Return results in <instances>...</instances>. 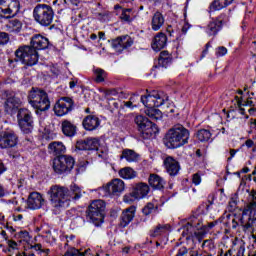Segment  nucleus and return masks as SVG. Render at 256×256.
I'll return each instance as SVG.
<instances>
[{"instance_id": "nucleus-1", "label": "nucleus", "mask_w": 256, "mask_h": 256, "mask_svg": "<svg viewBox=\"0 0 256 256\" xmlns=\"http://www.w3.org/2000/svg\"><path fill=\"white\" fill-rule=\"evenodd\" d=\"M240 227L244 233H252L256 238V191L251 192V201L248 202L243 210L242 216L239 219Z\"/></svg>"}, {"instance_id": "nucleus-2", "label": "nucleus", "mask_w": 256, "mask_h": 256, "mask_svg": "<svg viewBox=\"0 0 256 256\" xmlns=\"http://www.w3.org/2000/svg\"><path fill=\"white\" fill-rule=\"evenodd\" d=\"M190 132L182 124H175L170 128L163 138V143L167 149H178L189 143Z\"/></svg>"}, {"instance_id": "nucleus-3", "label": "nucleus", "mask_w": 256, "mask_h": 256, "mask_svg": "<svg viewBox=\"0 0 256 256\" xmlns=\"http://www.w3.org/2000/svg\"><path fill=\"white\" fill-rule=\"evenodd\" d=\"M32 17L40 27H51L55 19V10L49 4H36L32 11Z\"/></svg>"}, {"instance_id": "nucleus-4", "label": "nucleus", "mask_w": 256, "mask_h": 256, "mask_svg": "<svg viewBox=\"0 0 256 256\" xmlns=\"http://www.w3.org/2000/svg\"><path fill=\"white\" fill-rule=\"evenodd\" d=\"M50 196V203L54 209H65L69 205V195L67 194V187L61 185H53L48 191Z\"/></svg>"}, {"instance_id": "nucleus-5", "label": "nucleus", "mask_w": 256, "mask_h": 256, "mask_svg": "<svg viewBox=\"0 0 256 256\" xmlns=\"http://www.w3.org/2000/svg\"><path fill=\"white\" fill-rule=\"evenodd\" d=\"M28 103L38 111H49L51 108V101L49 95L44 90L39 88H32L28 94Z\"/></svg>"}, {"instance_id": "nucleus-6", "label": "nucleus", "mask_w": 256, "mask_h": 256, "mask_svg": "<svg viewBox=\"0 0 256 256\" xmlns=\"http://www.w3.org/2000/svg\"><path fill=\"white\" fill-rule=\"evenodd\" d=\"M86 219L96 227L103 224L105 219V202L103 200H94L86 211Z\"/></svg>"}, {"instance_id": "nucleus-7", "label": "nucleus", "mask_w": 256, "mask_h": 256, "mask_svg": "<svg viewBox=\"0 0 256 256\" xmlns=\"http://www.w3.org/2000/svg\"><path fill=\"white\" fill-rule=\"evenodd\" d=\"M15 57L23 63L24 69L27 67H33V65H37L39 61V52L35 48L30 46H20L15 51Z\"/></svg>"}, {"instance_id": "nucleus-8", "label": "nucleus", "mask_w": 256, "mask_h": 256, "mask_svg": "<svg viewBox=\"0 0 256 256\" xmlns=\"http://www.w3.org/2000/svg\"><path fill=\"white\" fill-rule=\"evenodd\" d=\"M134 121L143 139H151V137H155L159 133L157 125L143 115L136 116Z\"/></svg>"}, {"instance_id": "nucleus-9", "label": "nucleus", "mask_w": 256, "mask_h": 256, "mask_svg": "<svg viewBox=\"0 0 256 256\" xmlns=\"http://www.w3.org/2000/svg\"><path fill=\"white\" fill-rule=\"evenodd\" d=\"M18 125L22 132L26 135L33 132L35 122L33 120V113L27 108H20L17 112Z\"/></svg>"}, {"instance_id": "nucleus-10", "label": "nucleus", "mask_w": 256, "mask_h": 256, "mask_svg": "<svg viewBox=\"0 0 256 256\" xmlns=\"http://www.w3.org/2000/svg\"><path fill=\"white\" fill-rule=\"evenodd\" d=\"M75 167V158L69 155H61L53 160V170L58 175L63 173H71V170Z\"/></svg>"}, {"instance_id": "nucleus-11", "label": "nucleus", "mask_w": 256, "mask_h": 256, "mask_svg": "<svg viewBox=\"0 0 256 256\" xmlns=\"http://www.w3.org/2000/svg\"><path fill=\"white\" fill-rule=\"evenodd\" d=\"M218 223H219L218 221H213V222H209L207 224L201 225V220H199L196 217H193L186 224L185 229L188 235H193V233L197 235V232L195 231V229L197 231H199V229H202L204 233H209V231H211V229H213V227H215Z\"/></svg>"}, {"instance_id": "nucleus-12", "label": "nucleus", "mask_w": 256, "mask_h": 256, "mask_svg": "<svg viewBox=\"0 0 256 256\" xmlns=\"http://www.w3.org/2000/svg\"><path fill=\"white\" fill-rule=\"evenodd\" d=\"M75 107V102L70 97H62L60 98L55 106L54 113L58 117H63V115H67V113H71Z\"/></svg>"}, {"instance_id": "nucleus-13", "label": "nucleus", "mask_w": 256, "mask_h": 256, "mask_svg": "<svg viewBox=\"0 0 256 256\" xmlns=\"http://www.w3.org/2000/svg\"><path fill=\"white\" fill-rule=\"evenodd\" d=\"M19 138L13 131H4L0 133V149H9L17 145Z\"/></svg>"}, {"instance_id": "nucleus-14", "label": "nucleus", "mask_w": 256, "mask_h": 256, "mask_svg": "<svg viewBox=\"0 0 256 256\" xmlns=\"http://www.w3.org/2000/svg\"><path fill=\"white\" fill-rule=\"evenodd\" d=\"M111 45L117 53H123L124 49H129L133 45V38L129 35L119 36L112 40Z\"/></svg>"}, {"instance_id": "nucleus-15", "label": "nucleus", "mask_w": 256, "mask_h": 256, "mask_svg": "<svg viewBox=\"0 0 256 256\" xmlns=\"http://www.w3.org/2000/svg\"><path fill=\"white\" fill-rule=\"evenodd\" d=\"M149 191H151V189L149 188L147 183L145 182L135 183V184H132L130 197H133L134 199H145V197L149 195Z\"/></svg>"}, {"instance_id": "nucleus-16", "label": "nucleus", "mask_w": 256, "mask_h": 256, "mask_svg": "<svg viewBox=\"0 0 256 256\" xmlns=\"http://www.w3.org/2000/svg\"><path fill=\"white\" fill-rule=\"evenodd\" d=\"M163 165L170 177H176V175H179V171H181L179 161L175 160L172 156L166 157L163 161Z\"/></svg>"}, {"instance_id": "nucleus-17", "label": "nucleus", "mask_w": 256, "mask_h": 256, "mask_svg": "<svg viewBox=\"0 0 256 256\" xmlns=\"http://www.w3.org/2000/svg\"><path fill=\"white\" fill-rule=\"evenodd\" d=\"M98 146L99 140H97V138H86L76 142V149H78V151H95Z\"/></svg>"}, {"instance_id": "nucleus-18", "label": "nucleus", "mask_w": 256, "mask_h": 256, "mask_svg": "<svg viewBox=\"0 0 256 256\" xmlns=\"http://www.w3.org/2000/svg\"><path fill=\"white\" fill-rule=\"evenodd\" d=\"M28 209H41L45 205V199L39 192H32L27 199Z\"/></svg>"}, {"instance_id": "nucleus-19", "label": "nucleus", "mask_w": 256, "mask_h": 256, "mask_svg": "<svg viewBox=\"0 0 256 256\" xmlns=\"http://www.w3.org/2000/svg\"><path fill=\"white\" fill-rule=\"evenodd\" d=\"M30 46L36 51L49 48V39L41 34H35L31 38Z\"/></svg>"}, {"instance_id": "nucleus-20", "label": "nucleus", "mask_w": 256, "mask_h": 256, "mask_svg": "<svg viewBox=\"0 0 256 256\" xmlns=\"http://www.w3.org/2000/svg\"><path fill=\"white\" fill-rule=\"evenodd\" d=\"M101 125V119L95 115H88L82 121V127L85 131H97Z\"/></svg>"}, {"instance_id": "nucleus-21", "label": "nucleus", "mask_w": 256, "mask_h": 256, "mask_svg": "<svg viewBox=\"0 0 256 256\" xmlns=\"http://www.w3.org/2000/svg\"><path fill=\"white\" fill-rule=\"evenodd\" d=\"M135 211H137V208L135 206H130L122 212L119 223V226L122 229H125V227H127L129 223L135 219Z\"/></svg>"}, {"instance_id": "nucleus-22", "label": "nucleus", "mask_w": 256, "mask_h": 256, "mask_svg": "<svg viewBox=\"0 0 256 256\" xmlns=\"http://www.w3.org/2000/svg\"><path fill=\"white\" fill-rule=\"evenodd\" d=\"M107 191L110 195H119L125 191V182L121 179H114L108 184Z\"/></svg>"}, {"instance_id": "nucleus-23", "label": "nucleus", "mask_w": 256, "mask_h": 256, "mask_svg": "<svg viewBox=\"0 0 256 256\" xmlns=\"http://www.w3.org/2000/svg\"><path fill=\"white\" fill-rule=\"evenodd\" d=\"M167 47V35L163 32H159L155 37L152 43V49L154 51H161Z\"/></svg>"}, {"instance_id": "nucleus-24", "label": "nucleus", "mask_w": 256, "mask_h": 256, "mask_svg": "<svg viewBox=\"0 0 256 256\" xmlns=\"http://www.w3.org/2000/svg\"><path fill=\"white\" fill-rule=\"evenodd\" d=\"M61 129L63 135L66 137H75V135H77V126H75V124L69 120L62 121Z\"/></svg>"}, {"instance_id": "nucleus-25", "label": "nucleus", "mask_w": 256, "mask_h": 256, "mask_svg": "<svg viewBox=\"0 0 256 256\" xmlns=\"http://www.w3.org/2000/svg\"><path fill=\"white\" fill-rule=\"evenodd\" d=\"M66 148L65 145L63 144V142H51L48 145V153H50V155H55L56 157H60L61 155H63V153H65Z\"/></svg>"}, {"instance_id": "nucleus-26", "label": "nucleus", "mask_w": 256, "mask_h": 256, "mask_svg": "<svg viewBox=\"0 0 256 256\" xmlns=\"http://www.w3.org/2000/svg\"><path fill=\"white\" fill-rule=\"evenodd\" d=\"M171 231V225L169 224H158L154 227V229L150 230V237H163V235H167Z\"/></svg>"}, {"instance_id": "nucleus-27", "label": "nucleus", "mask_w": 256, "mask_h": 256, "mask_svg": "<svg viewBox=\"0 0 256 256\" xmlns=\"http://www.w3.org/2000/svg\"><path fill=\"white\" fill-rule=\"evenodd\" d=\"M155 107H169V96L165 92L153 90Z\"/></svg>"}, {"instance_id": "nucleus-28", "label": "nucleus", "mask_w": 256, "mask_h": 256, "mask_svg": "<svg viewBox=\"0 0 256 256\" xmlns=\"http://www.w3.org/2000/svg\"><path fill=\"white\" fill-rule=\"evenodd\" d=\"M172 62H173V58H171V56H169V52L162 51L158 58V64L155 65L154 67L156 69H161V68L167 69L169 67V65H171Z\"/></svg>"}, {"instance_id": "nucleus-29", "label": "nucleus", "mask_w": 256, "mask_h": 256, "mask_svg": "<svg viewBox=\"0 0 256 256\" xmlns=\"http://www.w3.org/2000/svg\"><path fill=\"white\" fill-rule=\"evenodd\" d=\"M163 25H165V16L159 11L155 12L151 20L152 31H159Z\"/></svg>"}, {"instance_id": "nucleus-30", "label": "nucleus", "mask_w": 256, "mask_h": 256, "mask_svg": "<svg viewBox=\"0 0 256 256\" xmlns=\"http://www.w3.org/2000/svg\"><path fill=\"white\" fill-rule=\"evenodd\" d=\"M68 202L69 201H77L81 199L83 194L81 193V188L77 184H72L70 189L67 188Z\"/></svg>"}, {"instance_id": "nucleus-31", "label": "nucleus", "mask_w": 256, "mask_h": 256, "mask_svg": "<svg viewBox=\"0 0 256 256\" xmlns=\"http://www.w3.org/2000/svg\"><path fill=\"white\" fill-rule=\"evenodd\" d=\"M148 182L153 189H163L165 187V181L157 174H150Z\"/></svg>"}, {"instance_id": "nucleus-32", "label": "nucleus", "mask_w": 256, "mask_h": 256, "mask_svg": "<svg viewBox=\"0 0 256 256\" xmlns=\"http://www.w3.org/2000/svg\"><path fill=\"white\" fill-rule=\"evenodd\" d=\"M21 29H23V23L19 19L10 20L6 24V31L8 33H20Z\"/></svg>"}, {"instance_id": "nucleus-33", "label": "nucleus", "mask_w": 256, "mask_h": 256, "mask_svg": "<svg viewBox=\"0 0 256 256\" xmlns=\"http://www.w3.org/2000/svg\"><path fill=\"white\" fill-rule=\"evenodd\" d=\"M195 137L200 143H209L211 137H213V133L209 129H200L195 133Z\"/></svg>"}, {"instance_id": "nucleus-34", "label": "nucleus", "mask_w": 256, "mask_h": 256, "mask_svg": "<svg viewBox=\"0 0 256 256\" xmlns=\"http://www.w3.org/2000/svg\"><path fill=\"white\" fill-rule=\"evenodd\" d=\"M234 0H213L210 4V11H221V9H225V7H229Z\"/></svg>"}, {"instance_id": "nucleus-35", "label": "nucleus", "mask_w": 256, "mask_h": 256, "mask_svg": "<svg viewBox=\"0 0 256 256\" xmlns=\"http://www.w3.org/2000/svg\"><path fill=\"white\" fill-rule=\"evenodd\" d=\"M221 29H223V26L215 19H213L207 25L206 32L211 37L217 35Z\"/></svg>"}, {"instance_id": "nucleus-36", "label": "nucleus", "mask_w": 256, "mask_h": 256, "mask_svg": "<svg viewBox=\"0 0 256 256\" xmlns=\"http://www.w3.org/2000/svg\"><path fill=\"white\" fill-rule=\"evenodd\" d=\"M120 159H126L128 163H133L135 161H138L139 154H137L135 150L124 149L122 151V155L120 156Z\"/></svg>"}, {"instance_id": "nucleus-37", "label": "nucleus", "mask_w": 256, "mask_h": 256, "mask_svg": "<svg viewBox=\"0 0 256 256\" xmlns=\"http://www.w3.org/2000/svg\"><path fill=\"white\" fill-rule=\"evenodd\" d=\"M140 101L147 109L155 107V94H153V90L148 95L141 96Z\"/></svg>"}, {"instance_id": "nucleus-38", "label": "nucleus", "mask_w": 256, "mask_h": 256, "mask_svg": "<svg viewBox=\"0 0 256 256\" xmlns=\"http://www.w3.org/2000/svg\"><path fill=\"white\" fill-rule=\"evenodd\" d=\"M145 114L147 117L151 118L152 121H160V119H163V112L155 107L147 108Z\"/></svg>"}, {"instance_id": "nucleus-39", "label": "nucleus", "mask_w": 256, "mask_h": 256, "mask_svg": "<svg viewBox=\"0 0 256 256\" xmlns=\"http://www.w3.org/2000/svg\"><path fill=\"white\" fill-rule=\"evenodd\" d=\"M4 3L8 7V11H10L12 17H15L19 13V0H4Z\"/></svg>"}, {"instance_id": "nucleus-40", "label": "nucleus", "mask_w": 256, "mask_h": 256, "mask_svg": "<svg viewBox=\"0 0 256 256\" xmlns=\"http://www.w3.org/2000/svg\"><path fill=\"white\" fill-rule=\"evenodd\" d=\"M119 176L122 179H135L137 173L131 167H125L119 170Z\"/></svg>"}, {"instance_id": "nucleus-41", "label": "nucleus", "mask_w": 256, "mask_h": 256, "mask_svg": "<svg viewBox=\"0 0 256 256\" xmlns=\"http://www.w3.org/2000/svg\"><path fill=\"white\" fill-rule=\"evenodd\" d=\"M0 17L4 19H11L13 14L9 11V7L5 4V0H0Z\"/></svg>"}, {"instance_id": "nucleus-42", "label": "nucleus", "mask_w": 256, "mask_h": 256, "mask_svg": "<svg viewBox=\"0 0 256 256\" xmlns=\"http://www.w3.org/2000/svg\"><path fill=\"white\" fill-rule=\"evenodd\" d=\"M94 74H95V81L96 83H103V81H105V79L107 78V72H105V70L101 69V68H96L94 70Z\"/></svg>"}, {"instance_id": "nucleus-43", "label": "nucleus", "mask_w": 256, "mask_h": 256, "mask_svg": "<svg viewBox=\"0 0 256 256\" xmlns=\"http://www.w3.org/2000/svg\"><path fill=\"white\" fill-rule=\"evenodd\" d=\"M131 13H133V9L131 8L123 9L120 15V19L122 21H125L126 23H131V21H133V19H131Z\"/></svg>"}, {"instance_id": "nucleus-44", "label": "nucleus", "mask_w": 256, "mask_h": 256, "mask_svg": "<svg viewBox=\"0 0 256 256\" xmlns=\"http://www.w3.org/2000/svg\"><path fill=\"white\" fill-rule=\"evenodd\" d=\"M155 211H157V207H155L154 203H147V205L144 206V208L142 209V213L143 215H151V213H155Z\"/></svg>"}, {"instance_id": "nucleus-45", "label": "nucleus", "mask_w": 256, "mask_h": 256, "mask_svg": "<svg viewBox=\"0 0 256 256\" xmlns=\"http://www.w3.org/2000/svg\"><path fill=\"white\" fill-rule=\"evenodd\" d=\"M215 20L223 27L225 23H229V16H227L225 13H222Z\"/></svg>"}, {"instance_id": "nucleus-46", "label": "nucleus", "mask_w": 256, "mask_h": 256, "mask_svg": "<svg viewBox=\"0 0 256 256\" xmlns=\"http://www.w3.org/2000/svg\"><path fill=\"white\" fill-rule=\"evenodd\" d=\"M96 149H97L98 157H101V158L107 157L109 153V149L107 147L100 146L99 148H96Z\"/></svg>"}, {"instance_id": "nucleus-47", "label": "nucleus", "mask_w": 256, "mask_h": 256, "mask_svg": "<svg viewBox=\"0 0 256 256\" xmlns=\"http://www.w3.org/2000/svg\"><path fill=\"white\" fill-rule=\"evenodd\" d=\"M15 106L11 103V100H6L4 104V111L6 113H13L15 111Z\"/></svg>"}, {"instance_id": "nucleus-48", "label": "nucleus", "mask_w": 256, "mask_h": 256, "mask_svg": "<svg viewBox=\"0 0 256 256\" xmlns=\"http://www.w3.org/2000/svg\"><path fill=\"white\" fill-rule=\"evenodd\" d=\"M7 43H9V34L0 32V45H7Z\"/></svg>"}, {"instance_id": "nucleus-49", "label": "nucleus", "mask_w": 256, "mask_h": 256, "mask_svg": "<svg viewBox=\"0 0 256 256\" xmlns=\"http://www.w3.org/2000/svg\"><path fill=\"white\" fill-rule=\"evenodd\" d=\"M216 57H223L227 55V49L224 46H219L216 48Z\"/></svg>"}, {"instance_id": "nucleus-50", "label": "nucleus", "mask_w": 256, "mask_h": 256, "mask_svg": "<svg viewBox=\"0 0 256 256\" xmlns=\"http://www.w3.org/2000/svg\"><path fill=\"white\" fill-rule=\"evenodd\" d=\"M19 58H9L8 59V67H10V69H15V67H17V63H19Z\"/></svg>"}, {"instance_id": "nucleus-51", "label": "nucleus", "mask_w": 256, "mask_h": 256, "mask_svg": "<svg viewBox=\"0 0 256 256\" xmlns=\"http://www.w3.org/2000/svg\"><path fill=\"white\" fill-rule=\"evenodd\" d=\"M7 100H11L12 105L17 109L19 105H21V99L17 98V96H12L7 98Z\"/></svg>"}, {"instance_id": "nucleus-52", "label": "nucleus", "mask_w": 256, "mask_h": 256, "mask_svg": "<svg viewBox=\"0 0 256 256\" xmlns=\"http://www.w3.org/2000/svg\"><path fill=\"white\" fill-rule=\"evenodd\" d=\"M118 94L119 92H117L116 89H108L104 91L105 97H117Z\"/></svg>"}, {"instance_id": "nucleus-53", "label": "nucleus", "mask_w": 256, "mask_h": 256, "mask_svg": "<svg viewBox=\"0 0 256 256\" xmlns=\"http://www.w3.org/2000/svg\"><path fill=\"white\" fill-rule=\"evenodd\" d=\"M130 101L133 105V107H139V101H141V98H139V95H132L130 97Z\"/></svg>"}, {"instance_id": "nucleus-54", "label": "nucleus", "mask_w": 256, "mask_h": 256, "mask_svg": "<svg viewBox=\"0 0 256 256\" xmlns=\"http://www.w3.org/2000/svg\"><path fill=\"white\" fill-rule=\"evenodd\" d=\"M195 155L198 159H205V155H207V152L205 150L202 151L201 149H197Z\"/></svg>"}, {"instance_id": "nucleus-55", "label": "nucleus", "mask_w": 256, "mask_h": 256, "mask_svg": "<svg viewBox=\"0 0 256 256\" xmlns=\"http://www.w3.org/2000/svg\"><path fill=\"white\" fill-rule=\"evenodd\" d=\"M192 183H194V185H199L201 183V175H199V173L193 175Z\"/></svg>"}, {"instance_id": "nucleus-56", "label": "nucleus", "mask_w": 256, "mask_h": 256, "mask_svg": "<svg viewBox=\"0 0 256 256\" xmlns=\"http://www.w3.org/2000/svg\"><path fill=\"white\" fill-rule=\"evenodd\" d=\"M213 199H215V195L214 194H210L208 196V203H209V205L206 206V211H209L211 205H213Z\"/></svg>"}, {"instance_id": "nucleus-57", "label": "nucleus", "mask_w": 256, "mask_h": 256, "mask_svg": "<svg viewBox=\"0 0 256 256\" xmlns=\"http://www.w3.org/2000/svg\"><path fill=\"white\" fill-rule=\"evenodd\" d=\"M7 243H8V247L13 251L17 249V242H15L14 240H8Z\"/></svg>"}, {"instance_id": "nucleus-58", "label": "nucleus", "mask_w": 256, "mask_h": 256, "mask_svg": "<svg viewBox=\"0 0 256 256\" xmlns=\"http://www.w3.org/2000/svg\"><path fill=\"white\" fill-rule=\"evenodd\" d=\"M205 47L206 48L202 51V55H201L202 59H203V57H205V55H207L209 53V47H211V43L208 42Z\"/></svg>"}, {"instance_id": "nucleus-59", "label": "nucleus", "mask_w": 256, "mask_h": 256, "mask_svg": "<svg viewBox=\"0 0 256 256\" xmlns=\"http://www.w3.org/2000/svg\"><path fill=\"white\" fill-rule=\"evenodd\" d=\"M189 29H191V24H189V22H185L183 27H182V33H187V31H189Z\"/></svg>"}, {"instance_id": "nucleus-60", "label": "nucleus", "mask_w": 256, "mask_h": 256, "mask_svg": "<svg viewBox=\"0 0 256 256\" xmlns=\"http://www.w3.org/2000/svg\"><path fill=\"white\" fill-rule=\"evenodd\" d=\"M7 171V166H5V163H3L2 160H0V175H3Z\"/></svg>"}, {"instance_id": "nucleus-61", "label": "nucleus", "mask_w": 256, "mask_h": 256, "mask_svg": "<svg viewBox=\"0 0 256 256\" xmlns=\"http://www.w3.org/2000/svg\"><path fill=\"white\" fill-rule=\"evenodd\" d=\"M7 195V190H5V187L0 184V199H3Z\"/></svg>"}, {"instance_id": "nucleus-62", "label": "nucleus", "mask_w": 256, "mask_h": 256, "mask_svg": "<svg viewBox=\"0 0 256 256\" xmlns=\"http://www.w3.org/2000/svg\"><path fill=\"white\" fill-rule=\"evenodd\" d=\"M237 151L239 150L230 149V157H228V161H231V159L235 157V155L237 154Z\"/></svg>"}, {"instance_id": "nucleus-63", "label": "nucleus", "mask_w": 256, "mask_h": 256, "mask_svg": "<svg viewBox=\"0 0 256 256\" xmlns=\"http://www.w3.org/2000/svg\"><path fill=\"white\" fill-rule=\"evenodd\" d=\"M245 145H246V147H248V149H251V147H253V145H255V142H253V140H251V139H248V140H246Z\"/></svg>"}, {"instance_id": "nucleus-64", "label": "nucleus", "mask_w": 256, "mask_h": 256, "mask_svg": "<svg viewBox=\"0 0 256 256\" xmlns=\"http://www.w3.org/2000/svg\"><path fill=\"white\" fill-rule=\"evenodd\" d=\"M169 37H173V33H175V31H173V27L172 26H168L166 29Z\"/></svg>"}]
</instances>
